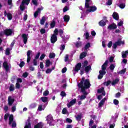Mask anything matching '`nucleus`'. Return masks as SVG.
Returning <instances> with one entry per match:
<instances>
[{
	"mask_svg": "<svg viewBox=\"0 0 128 128\" xmlns=\"http://www.w3.org/2000/svg\"><path fill=\"white\" fill-rule=\"evenodd\" d=\"M91 86L90 80L86 79L84 77H82L80 82L78 84V87L79 88H81V90L83 91L90 88Z\"/></svg>",
	"mask_w": 128,
	"mask_h": 128,
	"instance_id": "nucleus-1",
	"label": "nucleus"
},
{
	"mask_svg": "<svg viewBox=\"0 0 128 128\" xmlns=\"http://www.w3.org/2000/svg\"><path fill=\"white\" fill-rule=\"evenodd\" d=\"M108 60H106L104 64L102 66V70L99 71V75L98 76V80H102L104 78V76L106 74V70L108 67Z\"/></svg>",
	"mask_w": 128,
	"mask_h": 128,
	"instance_id": "nucleus-2",
	"label": "nucleus"
},
{
	"mask_svg": "<svg viewBox=\"0 0 128 128\" xmlns=\"http://www.w3.org/2000/svg\"><path fill=\"white\" fill-rule=\"evenodd\" d=\"M12 29L6 28L4 30V31H1L0 32V36H10L12 34Z\"/></svg>",
	"mask_w": 128,
	"mask_h": 128,
	"instance_id": "nucleus-3",
	"label": "nucleus"
},
{
	"mask_svg": "<svg viewBox=\"0 0 128 128\" xmlns=\"http://www.w3.org/2000/svg\"><path fill=\"white\" fill-rule=\"evenodd\" d=\"M30 2V0H22L21 4L20 5V10L22 12H24L26 8L24 4H28Z\"/></svg>",
	"mask_w": 128,
	"mask_h": 128,
	"instance_id": "nucleus-4",
	"label": "nucleus"
},
{
	"mask_svg": "<svg viewBox=\"0 0 128 128\" xmlns=\"http://www.w3.org/2000/svg\"><path fill=\"white\" fill-rule=\"evenodd\" d=\"M81 92H82V95H81L80 96V100H86V96H88V92L86 91L81 90Z\"/></svg>",
	"mask_w": 128,
	"mask_h": 128,
	"instance_id": "nucleus-5",
	"label": "nucleus"
},
{
	"mask_svg": "<svg viewBox=\"0 0 128 128\" xmlns=\"http://www.w3.org/2000/svg\"><path fill=\"white\" fill-rule=\"evenodd\" d=\"M90 9H88L86 12H96V6H90Z\"/></svg>",
	"mask_w": 128,
	"mask_h": 128,
	"instance_id": "nucleus-6",
	"label": "nucleus"
},
{
	"mask_svg": "<svg viewBox=\"0 0 128 128\" xmlns=\"http://www.w3.org/2000/svg\"><path fill=\"white\" fill-rule=\"evenodd\" d=\"M4 16H7L8 20H12V14L10 12L7 13L6 10L4 11Z\"/></svg>",
	"mask_w": 128,
	"mask_h": 128,
	"instance_id": "nucleus-7",
	"label": "nucleus"
},
{
	"mask_svg": "<svg viewBox=\"0 0 128 128\" xmlns=\"http://www.w3.org/2000/svg\"><path fill=\"white\" fill-rule=\"evenodd\" d=\"M28 34H22V37L23 39V42L24 44H26V42H28Z\"/></svg>",
	"mask_w": 128,
	"mask_h": 128,
	"instance_id": "nucleus-8",
	"label": "nucleus"
},
{
	"mask_svg": "<svg viewBox=\"0 0 128 128\" xmlns=\"http://www.w3.org/2000/svg\"><path fill=\"white\" fill-rule=\"evenodd\" d=\"M116 28H118V26H116V24L114 23H113L110 24L108 26V30H116Z\"/></svg>",
	"mask_w": 128,
	"mask_h": 128,
	"instance_id": "nucleus-9",
	"label": "nucleus"
},
{
	"mask_svg": "<svg viewBox=\"0 0 128 128\" xmlns=\"http://www.w3.org/2000/svg\"><path fill=\"white\" fill-rule=\"evenodd\" d=\"M81 68H82V63L78 62L76 65L74 70L78 72V70H80Z\"/></svg>",
	"mask_w": 128,
	"mask_h": 128,
	"instance_id": "nucleus-10",
	"label": "nucleus"
},
{
	"mask_svg": "<svg viewBox=\"0 0 128 128\" xmlns=\"http://www.w3.org/2000/svg\"><path fill=\"white\" fill-rule=\"evenodd\" d=\"M32 52V51L30 50H28L27 52V63L30 64V60L32 58H30V54Z\"/></svg>",
	"mask_w": 128,
	"mask_h": 128,
	"instance_id": "nucleus-11",
	"label": "nucleus"
},
{
	"mask_svg": "<svg viewBox=\"0 0 128 128\" xmlns=\"http://www.w3.org/2000/svg\"><path fill=\"white\" fill-rule=\"evenodd\" d=\"M76 102V98L72 100L69 103L67 104L68 108H70V106H74Z\"/></svg>",
	"mask_w": 128,
	"mask_h": 128,
	"instance_id": "nucleus-12",
	"label": "nucleus"
},
{
	"mask_svg": "<svg viewBox=\"0 0 128 128\" xmlns=\"http://www.w3.org/2000/svg\"><path fill=\"white\" fill-rule=\"evenodd\" d=\"M58 40V36L56 35H52L50 38V42L52 44H54Z\"/></svg>",
	"mask_w": 128,
	"mask_h": 128,
	"instance_id": "nucleus-13",
	"label": "nucleus"
},
{
	"mask_svg": "<svg viewBox=\"0 0 128 128\" xmlns=\"http://www.w3.org/2000/svg\"><path fill=\"white\" fill-rule=\"evenodd\" d=\"M14 102V98H12V96H9L8 98V106H12V104Z\"/></svg>",
	"mask_w": 128,
	"mask_h": 128,
	"instance_id": "nucleus-14",
	"label": "nucleus"
},
{
	"mask_svg": "<svg viewBox=\"0 0 128 128\" xmlns=\"http://www.w3.org/2000/svg\"><path fill=\"white\" fill-rule=\"evenodd\" d=\"M112 16L113 18H114V20H118L120 19V16H118V14L116 12H113Z\"/></svg>",
	"mask_w": 128,
	"mask_h": 128,
	"instance_id": "nucleus-15",
	"label": "nucleus"
},
{
	"mask_svg": "<svg viewBox=\"0 0 128 128\" xmlns=\"http://www.w3.org/2000/svg\"><path fill=\"white\" fill-rule=\"evenodd\" d=\"M3 66L7 72L10 70V66H8L6 62L3 63Z\"/></svg>",
	"mask_w": 128,
	"mask_h": 128,
	"instance_id": "nucleus-16",
	"label": "nucleus"
},
{
	"mask_svg": "<svg viewBox=\"0 0 128 128\" xmlns=\"http://www.w3.org/2000/svg\"><path fill=\"white\" fill-rule=\"evenodd\" d=\"M44 126V123L42 122H40L36 124L34 126V128H42Z\"/></svg>",
	"mask_w": 128,
	"mask_h": 128,
	"instance_id": "nucleus-17",
	"label": "nucleus"
},
{
	"mask_svg": "<svg viewBox=\"0 0 128 128\" xmlns=\"http://www.w3.org/2000/svg\"><path fill=\"white\" fill-rule=\"evenodd\" d=\"M88 54V52L84 50V52H82L80 56V60H82L84 58H86V55Z\"/></svg>",
	"mask_w": 128,
	"mask_h": 128,
	"instance_id": "nucleus-18",
	"label": "nucleus"
},
{
	"mask_svg": "<svg viewBox=\"0 0 128 128\" xmlns=\"http://www.w3.org/2000/svg\"><path fill=\"white\" fill-rule=\"evenodd\" d=\"M46 120L47 122H49V124L52 122L54 120V118H52V115H48L47 116Z\"/></svg>",
	"mask_w": 128,
	"mask_h": 128,
	"instance_id": "nucleus-19",
	"label": "nucleus"
},
{
	"mask_svg": "<svg viewBox=\"0 0 128 128\" xmlns=\"http://www.w3.org/2000/svg\"><path fill=\"white\" fill-rule=\"evenodd\" d=\"M63 18L64 20V22H70V16L64 15Z\"/></svg>",
	"mask_w": 128,
	"mask_h": 128,
	"instance_id": "nucleus-20",
	"label": "nucleus"
},
{
	"mask_svg": "<svg viewBox=\"0 0 128 128\" xmlns=\"http://www.w3.org/2000/svg\"><path fill=\"white\" fill-rule=\"evenodd\" d=\"M40 10H42L40 8H38L37 9V10H36V12L34 13V18H38V14L40 12Z\"/></svg>",
	"mask_w": 128,
	"mask_h": 128,
	"instance_id": "nucleus-21",
	"label": "nucleus"
},
{
	"mask_svg": "<svg viewBox=\"0 0 128 128\" xmlns=\"http://www.w3.org/2000/svg\"><path fill=\"white\" fill-rule=\"evenodd\" d=\"M92 70V66L90 65H88V66H85L84 70L86 72H88L90 70Z\"/></svg>",
	"mask_w": 128,
	"mask_h": 128,
	"instance_id": "nucleus-22",
	"label": "nucleus"
},
{
	"mask_svg": "<svg viewBox=\"0 0 128 128\" xmlns=\"http://www.w3.org/2000/svg\"><path fill=\"white\" fill-rule=\"evenodd\" d=\"M106 98H104L102 99V100L98 103L99 108H102V105L104 104V102H106Z\"/></svg>",
	"mask_w": 128,
	"mask_h": 128,
	"instance_id": "nucleus-23",
	"label": "nucleus"
},
{
	"mask_svg": "<svg viewBox=\"0 0 128 128\" xmlns=\"http://www.w3.org/2000/svg\"><path fill=\"white\" fill-rule=\"evenodd\" d=\"M12 122H14V115L11 114L9 116V125L10 126L12 124Z\"/></svg>",
	"mask_w": 128,
	"mask_h": 128,
	"instance_id": "nucleus-24",
	"label": "nucleus"
},
{
	"mask_svg": "<svg viewBox=\"0 0 128 128\" xmlns=\"http://www.w3.org/2000/svg\"><path fill=\"white\" fill-rule=\"evenodd\" d=\"M44 22H46V17L43 16L40 20L41 26H44Z\"/></svg>",
	"mask_w": 128,
	"mask_h": 128,
	"instance_id": "nucleus-25",
	"label": "nucleus"
},
{
	"mask_svg": "<svg viewBox=\"0 0 128 128\" xmlns=\"http://www.w3.org/2000/svg\"><path fill=\"white\" fill-rule=\"evenodd\" d=\"M82 42L80 41H78L76 42V43L75 44V46H76V48H82Z\"/></svg>",
	"mask_w": 128,
	"mask_h": 128,
	"instance_id": "nucleus-26",
	"label": "nucleus"
},
{
	"mask_svg": "<svg viewBox=\"0 0 128 128\" xmlns=\"http://www.w3.org/2000/svg\"><path fill=\"white\" fill-rule=\"evenodd\" d=\"M99 26H104L106 24V22L104 21L103 20H101L99 22H98Z\"/></svg>",
	"mask_w": 128,
	"mask_h": 128,
	"instance_id": "nucleus-27",
	"label": "nucleus"
},
{
	"mask_svg": "<svg viewBox=\"0 0 128 128\" xmlns=\"http://www.w3.org/2000/svg\"><path fill=\"white\" fill-rule=\"evenodd\" d=\"M56 26V20H52V21L50 24V28H54Z\"/></svg>",
	"mask_w": 128,
	"mask_h": 128,
	"instance_id": "nucleus-28",
	"label": "nucleus"
},
{
	"mask_svg": "<svg viewBox=\"0 0 128 128\" xmlns=\"http://www.w3.org/2000/svg\"><path fill=\"white\" fill-rule=\"evenodd\" d=\"M90 43L88 42L84 47V48L86 52H88V49L90 48Z\"/></svg>",
	"mask_w": 128,
	"mask_h": 128,
	"instance_id": "nucleus-29",
	"label": "nucleus"
},
{
	"mask_svg": "<svg viewBox=\"0 0 128 128\" xmlns=\"http://www.w3.org/2000/svg\"><path fill=\"white\" fill-rule=\"evenodd\" d=\"M75 118L76 120H78V122H80V120H82V114H78L77 116H75Z\"/></svg>",
	"mask_w": 128,
	"mask_h": 128,
	"instance_id": "nucleus-30",
	"label": "nucleus"
},
{
	"mask_svg": "<svg viewBox=\"0 0 128 128\" xmlns=\"http://www.w3.org/2000/svg\"><path fill=\"white\" fill-rule=\"evenodd\" d=\"M119 82H120V79L116 78L112 82V86H114L115 84H118Z\"/></svg>",
	"mask_w": 128,
	"mask_h": 128,
	"instance_id": "nucleus-31",
	"label": "nucleus"
},
{
	"mask_svg": "<svg viewBox=\"0 0 128 128\" xmlns=\"http://www.w3.org/2000/svg\"><path fill=\"white\" fill-rule=\"evenodd\" d=\"M50 66V60H46V66L48 68Z\"/></svg>",
	"mask_w": 128,
	"mask_h": 128,
	"instance_id": "nucleus-32",
	"label": "nucleus"
},
{
	"mask_svg": "<svg viewBox=\"0 0 128 128\" xmlns=\"http://www.w3.org/2000/svg\"><path fill=\"white\" fill-rule=\"evenodd\" d=\"M114 68H116V64H111L109 67L110 70L114 72Z\"/></svg>",
	"mask_w": 128,
	"mask_h": 128,
	"instance_id": "nucleus-33",
	"label": "nucleus"
},
{
	"mask_svg": "<svg viewBox=\"0 0 128 128\" xmlns=\"http://www.w3.org/2000/svg\"><path fill=\"white\" fill-rule=\"evenodd\" d=\"M10 92H14V84H11L9 88Z\"/></svg>",
	"mask_w": 128,
	"mask_h": 128,
	"instance_id": "nucleus-34",
	"label": "nucleus"
},
{
	"mask_svg": "<svg viewBox=\"0 0 128 128\" xmlns=\"http://www.w3.org/2000/svg\"><path fill=\"white\" fill-rule=\"evenodd\" d=\"M64 48H66V46H64V44L61 45V47L60 48V50H61L60 54H62V52H64Z\"/></svg>",
	"mask_w": 128,
	"mask_h": 128,
	"instance_id": "nucleus-35",
	"label": "nucleus"
},
{
	"mask_svg": "<svg viewBox=\"0 0 128 128\" xmlns=\"http://www.w3.org/2000/svg\"><path fill=\"white\" fill-rule=\"evenodd\" d=\"M50 58H56V54L54 52L50 53L49 54Z\"/></svg>",
	"mask_w": 128,
	"mask_h": 128,
	"instance_id": "nucleus-36",
	"label": "nucleus"
},
{
	"mask_svg": "<svg viewBox=\"0 0 128 128\" xmlns=\"http://www.w3.org/2000/svg\"><path fill=\"white\" fill-rule=\"evenodd\" d=\"M98 94H102V92H104V88L102 87L100 88L98 90Z\"/></svg>",
	"mask_w": 128,
	"mask_h": 128,
	"instance_id": "nucleus-37",
	"label": "nucleus"
},
{
	"mask_svg": "<svg viewBox=\"0 0 128 128\" xmlns=\"http://www.w3.org/2000/svg\"><path fill=\"white\" fill-rule=\"evenodd\" d=\"M84 36H85L86 40H88L90 38V34L88 32H86L84 34Z\"/></svg>",
	"mask_w": 128,
	"mask_h": 128,
	"instance_id": "nucleus-38",
	"label": "nucleus"
},
{
	"mask_svg": "<svg viewBox=\"0 0 128 128\" xmlns=\"http://www.w3.org/2000/svg\"><path fill=\"white\" fill-rule=\"evenodd\" d=\"M110 84H112V81H110V80L104 82V84L106 86H108Z\"/></svg>",
	"mask_w": 128,
	"mask_h": 128,
	"instance_id": "nucleus-39",
	"label": "nucleus"
},
{
	"mask_svg": "<svg viewBox=\"0 0 128 128\" xmlns=\"http://www.w3.org/2000/svg\"><path fill=\"white\" fill-rule=\"evenodd\" d=\"M48 97H42L41 98V100H42V102H48Z\"/></svg>",
	"mask_w": 128,
	"mask_h": 128,
	"instance_id": "nucleus-40",
	"label": "nucleus"
},
{
	"mask_svg": "<svg viewBox=\"0 0 128 128\" xmlns=\"http://www.w3.org/2000/svg\"><path fill=\"white\" fill-rule=\"evenodd\" d=\"M24 128H32V124L30 123H26Z\"/></svg>",
	"mask_w": 128,
	"mask_h": 128,
	"instance_id": "nucleus-41",
	"label": "nucleus"
},
{
	"mask_svg": "<svg viewBox=\"0 0 128 128\" xmlns=\"http://www.w3.org/2000/svg\"><path fill=\"white\" fill-rule=\"evenodd\" d=\"M36 106L38 104L36 103H33L30 105V108H36Z\"/></svg>",
	"mask_w": 128,
	"mask_h": 128,
	"instance_id": "nucleus-42",
	"label": "nucleus"
},
{
	"mask_svg": "<svg viewBox=\"0 0 128 128\" xmlns=\"http://www.w3.org/2000/svg\"><path fill=\"white\" fill-rule=\"evenodd\" d=\"M58 34V28H56L54 32V34H52V35L56 36Z\"/></svg>",
	"mask_w": 128,
	"mask_h": 128,
	"instance_id": "nucleus-43",
	"label": "nucleus"
},
{
	"mask_svg": "<svg viewBox=\"0 0 128 128\" xmlns=\"http://www.w3.org/2000/svg\"><path fill=\"white\" fill-rule=\"evenodd\" d=\"M88 60H85L84 62L82 63V68L88 66Z\"/></svg>",
	"mask_w": 128,
	"mask_h": 128,
	"instance_id": "nucleus-44",
	"label": "nucleus"
},
{
	"mask_svg": "<svg viewBox=\"0 0 128 128\" xmlns=\"http://www.w3.org/2000/svg\"><path fill=\"white\" fill-rule=\"evenodd\" d=\"M126 69H123L121 70H120L118 72L120 74H124L126 73Z\"/></svg>",
	"mask_w": 128,
	"mask_h": 128,
	"instance_id": "nucleus-45",
	"label": "nucleus"
},
{
	"mask_svg": "<svg viewBox=\"0 0 128 128\" xmlns=\"http://www.w3.org/2000/svg\"><path fill=\"white\" fill-rule=\"evenodd\" d=\"M8 116H10V114H5L4 116V120L5 122H6L8 120Z\"/></svg>",
	"mask_w": 128,
	"mask_h": 128,
	"instance_id": "nucleus-46",
	"label": "nucleus"
},
{
	"mask_svg": "<svg viewBox=\"0 0 128 128\" xmlns=\"http://www.w3.org/2000/svg\"><path fill=\"white\" fill-rule=\"evenodd\" d=\"M85 8H90V2H85Z\"/></svg>",
	"mask_w": 128,
	"mask_h": 128,
	"instance_id": "nucleus-47",
	"label": "nucleus"
},
{
	"mask_svg": "<svg viewBox=\"0 0 128 128\" xmlns=\"http://www.w3.org/2000/svg\"><path fill=\"white\" fill-rule=\"evenodd\" d=\"M119 8L122 9L124 8H126V4L124 3L120 4L119 5Z\"/></svg>",
	"mask_w": 128,
	"mask_h": 128,
	"instance_id": "nucleus-48",
	"label": "nucleus"
},
{
	"mask_svg": "<svg viewBox=\"0 0 128 128\" xmlns=\"http://www.w3.org/2000/svg\"><path fill=\"white\" fill-rule=\"evenodd\" d=\"M68 112V110L66 108H64L62 110V114H66V112Z\"/></svg>",
	"mask_w": 128,
	"mask_h": 128,
	"instance_id": "nucleus-49",
	"label": "nucleus"
},
{
	"mask_svg": "<svg viewBox=\"0 0 128 128\" xmlns=\"http://www.w3.org/2000/svg\"><path fill=\"white\" fill-rule=\"evenodd\" d=\"M60 96L62 98H64V96H66V92H64V91H62L60 92Z\"/></svg>",
	"mask_w": 128,
	"mask_h": 128,
	"instance_id": "nucleus-50",
	"label": "nucleus"
},
{
	"mask_svg": "<svg viewBox=\"0 0 128 128\" xmlns=\"http://www.w3.org/2000/svg\"><path fill=\"white\" fill-rule=\"evenodd\" d=\"M116 44L117 45V46H120L122 44V40H118V41L115 42Z\"/></svg>",
	"mask_w": 128,
	"mask_h": 128,
	"instance_id": "nucleus-51",
	"label": "nucleus"
},
{
	"mask_svg": "<svg viewBox=\"0 0 128 128\" xmlns=\"http://www.w3.org/2000/svg\"><path fill=\"white\" fill-rule=\"evenodd\" d=\"M50 94V92L48 90H46L45 92H44L43 93V96H48V94Z\"/></svg>",
	"mask_w": 128,
	"mask_h": 128,
	"instance_id": "nucleus-52",
	"label": "nucleus"
},
{
	"mask_svg": "<svg viewBox=\"0 0 128 128\" xmlns=\"http://www.w3.org/2000/svg\"><path fill=\"white\" fill-rule=\"evenodd\" d=\"M114 104L116 106H118V104H120V102H118V100L115 99L114 100Z\"/></svg>",
	"mask_w": 128,
	"mask_h": 128,
	"instance_id": "nucleus-53",
	"label": "nucleus"
},
{
	"mask_svg": "<svg viewBox=\"0 0 128 128\" xmlns=\"http://www.w3.org/2000/svg\"><path fill=\"white\" fill-rule=\"evenodd\" d=\"M33 66H38V60L36 59H34L33 60Z\"/></svg>",
	"mask_w": 128,
	"mask_h": 128,
	"instance_id": "nucleus-54",
	"label": "nucleus"
},
{
	"mask_svg": "<svg viewBox=\"0 0 128 128\" xmlns=\"http://www.w3.org/2000/svg\"><path fill=\"white\" fill-rule=\"evenodd\" d=\"M122 58H126V56H127V55L126 54V52H122Z\"/></svg>",
	"mask_w": 128,
	"mask_h": 128,
	"instance_id": "nucleus-55",
	"label": "nucleus"
},
{
	"mask_svg": "<svg viewBox=\"0 0 128 128\" xmlns=\"http://www.w3.org/2000/svg\"><path fill=\"white\" fill-rule=\"evenodd\" d=\"M10 48H7L6 50V56H8L10 55Z\"/></svg>",
	"mask_w": 128,
	"mask_h": 128,
	"instance_id": "nucleus-56",
	"label": "nucleus"
},
{
	"mask_svg": "<svg viewBox=\"0 0 128 128\" xmlns=\"http://www.w3.org/2000/svg\"><path fill=\"white\" fill-rule=\"evenodd\" d=\"M68 6H66L63 8V12H68Z\"/></svg>",
	"mask_w": 128,
	"mask_h": 128,
	"instance_id": "nucleus-57",
	"label": "nucleus"
},
{
	"mask_svg": "<svg viewBox=\"0 0 128 128\" xmlns=\"http://www.w3.org/2000/svg\"><path fill=\"white\" fill-rule=\"evenodd\" d=\"M19 66L20 67V68H22L24 66V61H22L20 64H19Z\"/></svg>",
	"mask_w": 128,
	"mask_h": 128,
	"instance_id": "nucleus-58",
	"label": "nucleus"
},
{
	"mask_svg": "<svg viewBox=\"0 0 128 128\" xmlns=\"http://www.w3.org/2000/svg\"><path fill=\"white\" fill-rule=\"evenodd\" d=\"M16 88H18V90L20 88V83L16 82Z\"/></svg>",
	"mask_w": 128,
	"mask_h": 128,
	"instance_id": "nucleus-59",
	"label": "nucleus"
},
{
	"mask_svg": "<svg viewBox=\"0 0 128 128\" xmlns=\"http://www.w3.org/2000/svg\"><path fill=\"white\" fill-rule=\"evenodd\" d=\"M32 2L34 6H38V1L37 0H32Z\"/></svg>",
	"mask_w": 128,
	"mask_h": 128,
	"instance_id": "nucleus-60",
	"label": "nucleus"
},
{
	"mask_svg": "<svg viewBox=\"0 0 128 128\" xmlns=\"http://www.w3.org/2000/svg\"><path fill=\"white\" fill-rule=\"evenodd\" d=\"M40 32L41 34H46V29L42 28L40 30Z\"/></svg>",
	"mask_w": 128,
	"mask_h": 128,
	"instance_id": "nucleus-61",
	"label": "nucleus"
},
{
	"mask_svg": "<svg viewBox=\"0 0 128 128\" xmlns=\"http://www.w3.org/2000/svg\"><path fill=\"white\" fill-rule=\"evenodd\" d=\"M38 78H42V73H40V72H38V76H37Z\"/></svg>",
	"mask_w": 128,
	"mask_h": 128,
	"instance_id": "nucleus-62",
	"label": "nucleus"
},
{
	"mask_svg": "<svg viewBox=\"0 0 128 128\" xmlns=\"http://www.w3.org/2000/svg\"><path fill=\"white\" fill-rule=\"evenodd\" d=\"M8 6H12V0H8Z\"/></svg>",
	"mask_w": 128,
	"mask_h": 128,
	"instance_id": "nucleus-63",
	"label": "nucleus"
},
{
	"mask_svg": "<svg viewBox=\"0 0 128 128\" xmlns=\"http://www.w3.org/2000/svg\"><path fill=\"white\" fill-rule=\"evenodd\" d=\"M124 24V21L120 20L118 23V26H122Z\"/></svg>",
	"mask_w": 128,
	"mask_h": 128,
	"instance_id": "nucleus-64",
	"label": "nucleus"
}]
</instances>
